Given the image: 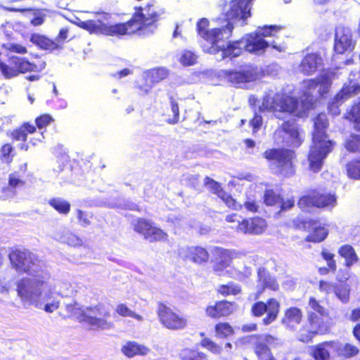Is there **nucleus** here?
I'll return each instance as SVG.
<instances>
[{
    "mask_svg": "<svg viewBox=\"0 0 360 360\" xmlns=\"http://www.w3.org/2000/svg\"><path fill=\"white\" fill-rule=\"evenodd\" d=\"M335 74L323 72L319 77L305 80L302 83L303 97L299 103L295 98L284 94H267L259 105L260 112H287L297 117H302L305 112L312 107L314 94L320 96L326 94L331 86Z\"/></svg>",
    "mask_w": 360,
    "mask_h": 360,
    "instance_id": "nucleus-1",
    "label": "nucleus"
},
{
    "mask_svg": "<svg viewBox=\"0 0 360 360\" xmlns=\"http://www.w3.org/2000/svg\"><path fill=\"white\" fill-rule=\"evenodd\" d=\"M11 266L18 274L30 277H22L16 281L17 295H21L24 288L30 289L37 281L51 278V274L44 262L35 254L27 250H15L8 255Z\"/></svg>",
    "mask_w": 360,
    "mask_h": 360,
    "instance_id": "nucleus-2",
    "label": "nucleus"
},
{
    "mask_svg": "<svg viewBox=\"0 0 360 360\" xmlns=\"http://www.w3.org/2000/svg\"><path fill=\"white\" fill-rule=\"evenodd\" d=\"M51 278H46L35 283L32 287L24 288L18 297L23 305L34 306L46 313L52 314L59 309L60 300L54 291Z\"/></svg>",
    "mask_w": 360,
    "mask_h": 360,
    "instance_id": "nucleus-3",
    "label": "nucleus"
},
{
    "mask_svg": "<svg viewBox=\"0 0 360 360\" xmlns=\"http://www.w3.org/2000/svg\"><path fill=\"white\" fill-rule=\"evenodd\" d=\"M328 125V120L325 114L319 115L314 120L313 146L308 157L310 169L314 172L321 169L323 160L332 148L330 141L325 134V129Z\"/></svg>",
    "mask_w": 360,
    "mask_h": 360,
    "instance_id": "nucleus-4",
    "label": "nucleus"
},
{
    "mask_svg": "<svg viewBox=\"0 0 360 360\" xmlns=\"http://www.w3.org/2000/svg\"><path fill=\"white\" fill-rule=\"evenodd\" d=\"M94 18L82 20L77 18L75 23L90 33L103 34L110 36H119L131 34L134 31L131 27L135 23L134 20L127 23L108 24L104 21L108 19V14L105 13H94Z\"/></svg>",
    "mask_w": 360,
    "mask_h": 360,
    "instance_id": "nucleus-5",
    "label": "nucleus"
},
{
    "mask_svg": "<svg viewBox=\"0 0 360 360\" xmlns=\"http://www.w3.org/2000/svg\"><path fill=\"white\" fill-rule=\"evenodd\" d=\"M316 313L321 316H328L329 310L325 309L315 297L309 298L307 307L308 323L300 331L299 339L302 342H307L316 334L324 333L328 330V326L322 323V319Z\"/></svg>",
    "mask_w": 360,
    "mask_h": 360,
    "instance_id": "nucleus-6",
    "label": "nucleus"
},
{
    "mask_svg": "<svg viewBox=\"0 0 360 360\" xmlns=\"http://www.w3.org/2000/svg\"><path fill=\"white\" fill-rule=\"evenodd\" d=\"M269 46L279 52L284 51L286 49L284 45L277 46L274 42L266 41L262 36L257 32H253L245 35L239 41H233V44L227 49L226 53L232 54L233 57H236L240 56L243 50L245 49L251 53L262 55Z\"/></svg>",
    "mask_w": 360,
    "mask_h": 360,
    "instance_id": "nucleus-7",
    "label": "nucleus"
},
{
    "mask_svg": "<svg viewBox=\"0 0 360 360\" xmlns=\"http://www.w3.org/2000/svg\"><path fill=\"white\" fill-rule=\"evenodd\" d=\"M263 157L268 160L269 166L275 172L288 176L295 173L293 151L284 148L266 150Z\"/></svg>",
    "mask_w": 360,
    "mask_h": 360,
    "instance_id": "nucleus-8",
    "label": "nucleus"
},
{
    "mask_svg": "<svg viewBox=\"0 0 360 360\" xmlns=\"http://www.w3.org/2000/svg\"><path fill=\"white\" fill-rule=\"evenodd\" d=\"M251 1L252 0H220L219 6L222 8L226 22L233 27L238 23L244 25L245 20L251 15Z\"/></svg>",
    "mask_w": 360,
    "mask_h": 360,
    "instance_id": "nucleus-9",
    "label": "nucleus"
},
{
    "mask_svg": "<svg viewBox=\"0 0 360 360\" xmlns=\"http://www.w3.org/2000/svg\"><path fill=\"white\" fill-rule=\"evenodd\" d=\"M233 29L232 25L226 22L225 25H221L220 27L210 30V33L206 41L211 44V46L207 49H205V51L212 54L221 51L222 58L233 57L232 54L226 53L227 49L233 44V42L227 44L226 41L231 37Z\"/></svg>",
    "mask_w": 360,
    "mask_h": 360,
    "instance_id": "nucleus-10",
    "label": "nucleus"
},
{
    "mask_svg": "<svg viewBox=\"0 0 360 360\" xmlns=\"http://www.w3.org/2000/svg\"><path fill=\"white\" fill-rule=\"evenodd\" d=\"M81 311L80 316H77L79 321L87 323L94 329L109 330L114 326L112 322L98 317V316H103L105 318L110 316V312L105 309L103 304L86 307Z\"/></svg>",
    "mask_w": 360,
    "mask_h": 360,
    "instance_id": "nucleus-11",
    "label": "nucleus"
},
{
    "mask_svg": "<svg viewBox=\"0 0 360 360\" xmlns=\"http://www.w3.org/2000/svg\"><path fill=\"white\" fill-rule=\"evenodd\" d=\"M134 229L150 242L163 241L167 238V234L164 231L146 219H138L134 224Z\"/></svg>",
    "mask_w": 360,
    "mask_h": 360,
    "instance_id": "nucleus-12",
    "label": "nucleus"
},
{
    "mask_svg": "<svg viewBox=\"0 0 360 360\" xmlns=\"http://www.w3.org/2000/svg\"><path fill=\"white\" fill-rule=\"evenodd\" d=\"M158 316L161 323L169 330H180L186 327V319L173 311L165 305H160L158 309Z\"/></svg>",
    "mask_w": 360,
    "mask_h": 360,
    "instance_id": "nucleus-13",
    "label": "nucleus"
},
{
    "mask_svg": "<svg viewBox=\"0 0 360 360\" xmlns=\"http://www.w3.org/2000/svg\"><path fill=\"white\" fill-rule=\"evenodd\" d=\"M165 13V9L160 6L151 4L141 8V12L134 17V22L137 24L136 30L143 28V26L152 25Z\"/></svg>",
    "mask_w": 360,
    "mask_h": 360,
    "instance_id": "nucleus-14",
    "label": "nucleus"
},
{
    "mask_svg": "<svg viewBox=\"0 0 360 360\" xmlns=\"http://www.w3.org/2000/svg\"><path fill=\"white\" fill-rule=\"evenodd\" d=\"M335 202V195L315 194L302 197L299 200L298 205L303 210L309 211L312 207H326L334 205Z\"/></svg>",
    "mask_w": 360,
    "mask_h": 360,
    "instance_id": "nucleus-15",
    "label": "nucleus"
},
{
    "mask_svg": "<svg viewBox=\"0 0 360 360\" xmlns=\"http://www.w3.org/2000/svg\"><path fill=\"white\" fill-rule=\"evenodd\" d=\"M266 227V221L262 218L256 217L250 219H242L236 228L237 231L243 233L260 234L264 231Z\"/></svg>",
    "mask_w": 360,
    "mask_h": 360,
    "instance_id": "nucleus-16",
    "label": "nucleus"
},
{
    "mask_svg": "<svg viewBox=\"0 0 360 360\" xmlns=\"http://www.w3.org/2000/svg\"><path fill=\"white\" fill-rule=\"evenodd\" d=\"M179 255L184 259L196 264L206 262L209 258L207 251L201 247H183L179 250Z\"/></svg>",
    "mask_w": 360,
    "mask_h": 360,
    "instance_id": "nucleus-17",
    "label": "nucleus"
},
{
    "mask_svg": "<svg viewBox=\"0 0 360 360\" xmlns=\"http://www.w3.org/2000/svg\"><path fill=\"white\" fill-rule=\"evenodd\" d=\"M258 70L252 66H247L239 72H231L227 75L228 80L234 85L256 80L258 75Z\"/></svg>",
    "mask_w": 360,
    "mask_h": 360,
    "instance_id": "nucleus-18",
    "label": "nucleus"
},
{
    "mask_svg": "<svg viewBox=\"0 0 360 360\" xmlns=\"http://www.w3.org/2000/svg\"><path fill=\"white\" fill-rule=\"evenodd\" d=\"M322 65V58L316 53L307 54L299 65V71L304 75H309L315 73Z\"/></svg>",
    "mask_w": 360,
    "mask_h": 360,
    "instance_id": "nucleus-19",
    "label": "nucleus"
},
{
    "mask_svg": "<svg viewBox=\"0 0 360 360\" xmlns=\"http://www.w3.org/2000/svg\"><path fill=\"white\" fill-rule=\"evenodd\" d=\"M233 311V304L229 302H218L210 304L205 309L206 315L212 319H217L231 314Z\"/></svg>",
    "mask_w": 360,
    "mask_h": 360,
    "instance_id": "nucleus-20",
    "label": "nucleus"
},
{
    "mask_svg": "<svg viewBox=\"0 0 360 360\" xmlns=\"http://www.w3.org/2000/svg\"><path fill=\"white\" fill-rule=\"evenodd\" d=\"M277 133H284L286 142L292 146H299L302 143V139L297 126L294 123L285 122L283 124L282 130Z\"/></svg>",
    "mask_w": 360,
    "mask_h": 360,
    "instance_id": "nucleus-21",
    "label": "nucleus"
},
{
    "mask_svg": "<svg viewBox=\"0 0 360 360\" xmlns=\"http://www.w3.org/2000/svg\"><path fill=\"white\" fill-rule=\"evenodd\" d=\"M24 184L25 181L18 173L14 172L8 176V186L4 187L1 190V198L6 199L14 197L16 195L15 188L19 186H22Z\"/></svg>",
    "mask_w": 360,
    "mask_h": 360,
    "instance_id": "nucleus-22",
    "label": "nucleus"
},
{
    "mask_svg": "<svg viewBox=\"0 0 360 360\" xmlns=\"http://www.w3.org/2000/svg\"><path fill=\"white\" fill-rule=\"evenodd\" d=\"M303 318V314L300 309L292 307L285 311L282 323L290 328H294L299 325Z\"/></svg>",
    "mask_w": 360,
    "mask_h": 360,
    "instance_id": "nucleus-23",
    "label": "nucleus"
},
{
    "mask_svg": "<svg viewBox=\"0 0 360 360\" xmlns=\"http://www.w3.org/2000/svg\"><path fill=\"white\" fill-rule=\"evenodd\" d=\"M121 351L126 356L131 358L136 355H147L150 349L136 342L128 341L122 346Z\"/></svg>",
    "mask_w": 360,
    "mask_h": 360,
    "instance_id": "nucleus-24",
    "label": "nucleus"
},
{
    "mask_svg": "<svg viewBox=\"0 0 360 360\" xmlns=\"http://www.w3.org/2000/svg\"><path fill=\"white\" fill-rule=\"evenodd\" d=\"M11 65L17 67V70H19V74L30 71L38 72L42 70L45 68L44 62H42L41 64L37 65L30 63L24 58L14 56L11 58Z\"/></svg>",
    "mask_w": 360,
    "mask_h": 360,
    "instance_id": "nucleus-25",
    "label": "nucleus"
},
{
    "mask_svg": "<svg viewBox=\"0 0 360 360\" xmlns=\"http://www.w3.org/2000/svg\"><path fill=\"white\" fill-rule=\"evenodd\" d=\"M30 41L44 50L53 51L60 48L58 42L39 34H32Z\"/></svg>",
    "mask_w": 360,
    "mask_h": 360,
    "instance_id": "nucleus-26",
    "label": "nucleus"
},
{
    "mask_svg": "<svg viewBox=\"0 0 360 360\" xmlns=\"http://www.w3.org/2000/svg\"><path fill=\"white\" fill-rule=\"evenodd\" d=\"M257 342L255 347V353L257 355L259 346H262L264 349L271 352V349L279 348L283 345V342L281 339L270 335H264L262 336L257 337Z\"/></svg>",
    "mask_w": 360,
    "mask_h": 360,
    "instance_id": "nucleus-27",
    "label": "nucleus"
},
{
    "mask_svg": "<svg viewBox=\"0 0 360 360\" xmlns=\"http://www.w3.org/2000/svg\"><path fill=\"white\" fill-rule=\"evenodd\" d=\"M54 286V291L60 297H68L75 295L77 290L75 287L68 281L62 280L57 282H52Z\"/></svg>",
    "mask_w": 360,
    "mask_h": 360,
    "instance_id": "nucleus-28",
    "label": "nucleus"
},
{
    "mask_svg": "<svg viewBox=\"0 0 360 360\" xmlns=\"http://www.w3.org/2000/svg\"><path fill=\"white\" fill-rule=\"evenodd\" d=\"M53 238L58 241L72 247L81 246L83 244V241L79 237L65 230L56 233Z\"/></svg>",
    "mask_w": 360,
    "mask_h": 360,
    "instance_id": "nucleus-29",
    "label": "nucleus"
},
{
    "mask_svg": "<svg viewBox=\"0 0 360 360\" xmlns=\"http://www.w3.org/2000/svg\"><path fill=\"white\" fill-rule=\"evenodd\" d=\"M354 47V42L352 39L351 30L344 28L342 35L339 37V53H351Z\"/></svg>",
    "mask_w": 360,
    "mask_h": 360,
    "instance_id": "nucleus-30",
    "label": "nucleus"
},
{
    "mask_svg": "<svg viewBox=\"0 0 360 360\" xmlns=\"http://www.w3.org/2000/svg\"><path fill=\"white\" fill-rule=\"evenodd\" d=\"M267 316L263 319L265 325H268L276 320L280 309L279 302L274 298H271L267 301Z\"/></svg>",
    "mask_w": 360,
    "mask_h": 360,
    "instance_id": "nucleus-31",
    "label": "nucleus"
},
{
    "mask_svg": "<svg viewBox=\"0 0 360 360\" xmlns=\"http://www.w3.org/2000/svg\"><path fill=\"white\" fill-rule=\"evenodd\" d=\"M339 255L344 259V264L347 266L353 265L358 259L354 248L349 245L341 247L339 250Z\"/></svg>",
    "mask_w": 360,
    "mask_h": 360,
    "instance_id": "nucleus-32",
    "label": "nucleus"
},
{
    "mask_svg": "<svg viewBox=\"0 0 360 360\" xmlns=\"http://www.w3.org/2000/svg\"><path fill=\"white\" fill-rule=\"evenodd\" d=\"M36 131V127L29 123H24L18 129L11 133V137L15 141H25L27 134H33Z\"/></svg>",
    "mask_w": 360,
    "mask_h": 360,
    "instance_id": "nucleus-33",
    "label": "nucleus"
},
{
    "mask_svg": "<svg viewBox=\"0 0 360 360\" xmlns=\"http://www.w3.org/2000/svg\"><path fill=\"white\" fill-rule=\"evenodd\" d=\"M217 260L221 261L222 263L227 264L229 266L233 259L237 258L239 253L235 250H225L222 248H217L216 250Z\"/></svg>",
    "mask_w": 360,
    "mask_h": 360,
    "instance_id": "nucleus-34",
    "label": "nucleus"
},
{
    "mask_svg": "<svg viewBox=\"0 0 360 360\" xmlns=\"http://www.w3.org/2000/svg\"><path fill=\"white\" fill-rule=\"evenodd\" d=\"M115 311L122 317H130L139 322H143L144 321V318L141 315L136 313L124 304H119L117 305Z\"/></svg>",
    "mask_w": 360,
    "mask_h": 360,
    "instance_id": "nucleus-35",
    "label": "nucleus"
},
{
    "mask_svg": "<svg viewBox=\"0 0 360 360\" xmlns=\"http://www.w3.org/2000/svg\"><path fill=\"white\" fill-rule=\"evenodd\" d=\"M167 76V71L165 68H156L148 71L146 74V81L151 84L158 83Z\"/></svg>",
    "mask_w": 360,
    "mask_h": 360,
    "instance_id": "nucleus-36",
    "label": "nucleus"
},
{
    "mask_svg": "<svg viewBox=\"0 0 360 360\" xmlns=\"http://www.w3.org/2000/svg\"><path fill=\"white\" fill-rule=\"evenodd\" d=\"M49 204L60 214H67L70 210V203L60 198L51 199Z\"/></svg>",
    "mask_w": 360,
    "mask_h": 360,
    "instance_id": "nucleus-37",
    "label": "nucleus"
},
{
    "mask_svg": "<svg viewBox=\"0 0 360 360\" xmlns=\"http://www.w3.org/2000/svg\"><path fill=\"white\" fill-rule=\"evenodd\" d=\"M328 235V231L322 226H314L313 231L307 236V240L319 243L323 240Z\"/></svg>",
    "mask_w": 360,
    "mask_h": 360,
    "instance_id": "nucleus-38",
    "label": "nucleus"
},
{
    "mask_svg": "<svg viewBox=\"0 0 360 360\" xmlns=\"http://www.w3.org/2000/svg\"><path fill=\"white\" fill-rule=\"evenodd\" d=\"M258 276L259 281L263 284L264 287L269 288L273 290H276L278 289V283L274 278L268 276L264 269L259 270Z\"/></svg>",
    "mask_w": 360,
    "mask_h": 360,
    "instance_id": "nucleus-39",
    "label": "nucleus"
},
{
    "mask_svg": "<svg viewBox=\"0 0 360 360\" xmlns=\"http://www.w3.org/2000/svg\"><path fill=\"white\" fill-rule=\"evenodd\" d=\"M216 336L226 338L234 333L232 326L228 323H219L215 326Z\"/></svg>",
    "mask_w": 360,
    "mask_h": 360,
    "instance_id": "nucleus-40",
    "label": "nucleus"
},
{
    "mask_svg": "<svg viewBox=\"0 0 360 360\" xmlns=\"http://www.w3.org/2000/svg\"><path fill=\"white\" fill-rule=\"evenodd\" d=\"M180 356L182 360H207L204 354L188 348L181 350Z\"/></svg>",
    "mask_w": 360,
    "mask_h": 360,
    "instance_id": "nucleus-41",
    "label": "nucleus"
},
{
    "mask_svg": "<svg viewBox=\"0 0 360 360\" xmlns=\"http://www.w3.org/2000/svg\"><path fill=\"white\" fill-rule=\"evenodd\" d=\"M218 292L222 295H236L240 292V287L233 283H229L226 285H221L218 287Z\"/></svg>",
    "mask_w": 360,
    "mask_h": 360,
    "instance_id": "nucleus-42",
    "label": "nucleus"
},
{
    "mask_svg": "<svg viewBox=\"0 0 360 360\" xmlns=\"http://www.w3.org/2000/svg\"><path fill=\"white\" fill-rule=\"evenodd\" d=\"M311 355L315 360H329L330 359L329 352L323 345L314 347Z\"/></svg>",
    "mask_w": 360,
    "mask_h": 360,
    "instance_id": "nucleus-43",
    "label": "nucleus"
},
{
    "mask_svg": "<svg viewBox=\"0 0 360 360\" xmlns=\"http://www.w3.org/2000/svg\"><path fill=\"white\" fill-rule=\"evenodd\" d=\"M198 56L191 51L184 50L179 58L180 63L184 66L193 65L196 63Z\"/></svg>",
    "mask_w": 360,
    "mask_h": 360,
    "instance_id": "nucleus-44",
    "label": "nucleus"
},
{
    "mask_svg": "<svg viewBox=\"0 0 360 360\" xmlns=\"http://www.w3.org/2000/svg\"><path fill=\"white\" fill-rule=\"evenodd\" d=\"M264 200L266 205H278L281 202V198L279 194L276 193L274 191L267 190L264 193Z\"/></svg>",
    "mask_w": 360,
    "mask_h": 360,
    "instance_id": "nucleus-45",
    "label": "nucleus"
},
{
    "mask_svg": "<svg viewBox=\"0 0 360 360\" xmlns=\"http://www.w3.org/2000/svg\"><path fill=\"white\" fill-rule=\"evenodd\" d=\"M0 70L4 76L8 79L15 77L19 75V70H17V67L13 65L10 66L0 62Z\"/></svg>",
    "mask_w": 360,
    "mask_h": 360,
    "instance_id": "nucleus-46",
    "label": "nucleus"
},
{
    "mask_svg": "<svg viewBox=\"0 0 360 360\" xmlns=\"http://www.w3.org/2000/svg\"><path fill=\"white\" fill-rule=\"evenodd\" d=\"M224 202L230 208L233 210H240L242 209V204L239 202H237L234 200L230 195L226 193V192L221 193V195L219 196Z\"/></svg>",
    "mask_w": 360,
    "mask_h": 360,
    "instance_id": "nucleus-47",
    "label": "nucleus"
},
{
    "mask_svg": "<svg viewBox=\"0 0 360 360\" xmlns=\"http://www.w3.org/2000/svg\"><path fill=\"white\" fill-rule=\"evenodd\" d=\"M345 148L352 152L360 151V134L352 135L346 141Z\"/></svg>",
    "mask_w": 360,
    "mask_h": 360,
    "instance_id": "nucleus-48",
    "label": "nucleus"
},
{
    "mask_svg": "<svg viewBox=\"0 0 360 360\" xmlns=\"http://www.w3.org/2000/svg\"><path fill=\"white\" fill-rule=\"evenodd\" d=\"M282 28V27L277 25L264 26V27H259L256 32L262 36L264 39L266 37L274 36V33L278 32Z\"/></svg>",
    "mask_w": 360,
    "mask_h": 360,
    "instance_id": "nucleus-49",
    "label": "nucleus"
},
{
    "mask_svg": "<svg viewBox=\"0 0 360 360\" xmlns=\"http://www.w3.org/2000/svg\"><path fill=\"white\" fill-rule=\"evenodd\" d=\"M205 186L212 193L217 194L218 197L223 193L224 191L221 185L210 177H206L204 180Z\"/></svg>",
    "mask_w": 360,
    "mask_h": 360,
    "instance_id": "nucleus-50",
    "label": "nucleus"
},
{
    "mask_svg": "<svg viewBox=\"0 0 360 360\" xmlns=\"http://www.w3.org/2000/svg\"><path fill=\"white\" fill-rule=\"evenodd\" d=\"M209 25V21L206 18L201 19L197 24V29L200 36L205 40L210 33V30H207Z\"/></svg>",
    "mask_w": 360,
    "mask_h": 360,
    "instance_id": "nucleus-51",
    "label": "nucleus"
},
{
    "mask_svg": "<svg viewBox=\"0 0 360 360\" xmlns=\"http://www.w3.org/2000/svg\"><path fill=\"white\" fill-rule=\"evenodd\" d=\"M202 345L214 354H220L221 347L209 338H204L201 342Z\"/></svg>",
    "mask_w": 360,
    "mask_h": 360,
    "instance_id": "nucleus-52",
    "label": "nucleus"
},
{
    "mask_svg": "<svg viewBox=\"0 0 360 360\" xmlns=\"http://www.w3.org/2000/svg\"><path fill=\"white\" fill-rule=\"evenodd\" d=\"M170 106L172 112H173V117L168 120V122L170 124H176L179 121V109L178 103L174 100H170Z\"/></svg>",
    "mask_w": 360,
    "mask_h": 360,
    "instance_id": "nucleus-53",
    "label": "nucleus"
},
{
    "mask_svg": "<svg viewBox=\"0 0 360 360\" xmlns=\"http://www.w3.org/2000/svg\"><path fill=\"white\" fill-rule=\"evenodd\" d=\"M13 147L11 144H4L1 149V158L5 162H10L12 158V155H11Z\"/></svg>",
    "mask_w": 360,
    "mask_h": 360,
    "instance_id": "nucleus-54",
    "label": "nucleus"
},
{
    "mask_svg": "<svg viewBox=\"0 0 360 360\" xmlns=\"http://www.w3.org/2000/svg\"><path fill=\"white\" fill-rule=\"evenodd\" d=\"M53 121V118L49 115H42L35 120L36 124L39 129L48 126Z\"/></svg>",
    "mask_w": 360,
    "mask_h": 360,
    "instance_id": "nucleus-55",
    "label": "nucleus"
},
{
    "mask_svg": "<svg viewBox=\"0 0 360 360\" xmlns=\"http://www.w3.org/2000/svg\"><path fill=\"white\" fill-rule=\"evenodd\" d=\"M351 114L354 120L355 128L360 131V102L353 106Z\"/></svg>",
    "mask_w": 360,
    "mask_h": 360,
    "instance_id": "nucleus-56",
    "label": "nucleus"
},
{
    "mask_svg": "<svg viewBox=\"0 0 360 360\" xmlns=\"http://www.w3.org/2000/svg\"><path fill=\"white\" fill-rule=\"evenodd\" d=\"M319 290L326 294L333 292L335 295H338L335 285L326 281H321L319 282Z\"/></svg>",
    "mask_w": 360,
    "mask_h": 360,
    "instance_id": "nucleus-57",
    "label": "nucleus"
},
{
    "mask_svg": "<svg viewBox=\"0 0 360 360\" xmlns=\"http://www.w3.org/2000/svg\"><path fill=\"white\" fill-rule=\"evenodd\" d=\"M359 352V349L354 345L346 344L341 349V354L343 356L350 357L356 355Z\"/></svg>",
    "mask_w": 360,
    "mask_h": 360,
    "instance_id": "nucleus-58",
    "label": "nucleus"
},
{
    "mask_svg": "<svg viewBox=\"0 0 360 360\" xmlns=\"http://www.w3.org/2000/svg\"><path fill=\"white\" fill-rule=\"evenodd\" d=\"M267 310V305L263 302H256L252 308L254 315L260 316L264 314Z\"/></svg>",
    "mask_w": 360,
    "mask_h": 360,
    "instance_id": "nucleus-59",
    "label": "nucleus"
},
{
    "mask_svg": "<svg viewBox=\"0 0 360 360\" xmlns=\"http://www.w3.org/2000/svg\"><path fill=\"white\" fill-rule=\"evenodd\" d=\"M244 207L247 210L255 212H257L259 207L257 202L252 197H247L246 200L242 204V207Z\"/></svg>",
    "mask_w": 360,
    "mask_h": 360,
    "instance_id": "nucleus-60",
    "label": "nucleus"
},
{
    "mask_svg": "<svg viewBox=\"0 0 360 360\" xmlns=\"http://www.w3.org/2000/svg\"><path fill=\"white\" fill-rule=\"evenodd\" d=\"M257 356L259 360H275L271 352H269L262 346L257 349Z\"/></svg>",
    "mask_w": 360,
    "mask_h": 360,
    "instance_id": "nucleus-61",
    "label": "nucleus"
},
{
    "mask_svg": "<svg viewBox=\"0 0 360 360\" xmlns=\"http://www.w3.org/2000/svg\"><path fill=\"white\" fill-rule=\"evenodd\" d=\"M7 50L20 54L27 53V49L21 44L15 43H9L6 45Z\"/></svg>",
    "mask_w": 360,
    "mask_h": 360,
    "instance_id": "nucleus-62",
    "label": "nucleus"
},
{
    "mask_svg": "<svg viewBox=\"0 0 360 360\" xmlns=\"http://www.w3.org/2000/svg\"><path fill=\"white\" fill-rule=\"evenodd\" d=\"M340 287L341 290L340 292L339 291V299L341 300L342 302H346L349 300V285L345 283L341 284Z\"/></svg>",
    "mask_w": 360,
    "mask_h": 360,
    "instance_id": "nucleus-63",
    "label": "nucleus"
},
{
    "mask_svg": "<svg viewBox=\"0 0 360 360\" xmlns=\"http://www.w3.org/2000/svg\"><path fill=\"white\" fill-rule=\"evenodd\" d=\"M250 123L253 132L255 133L262 125V117L260 115H255Z\"/></svg>",
    "mask_w": 360,
    "mask_h": 360,
    "instance_id": "nucleus-64",
    "label": "nucleus"
}]
</instances>
